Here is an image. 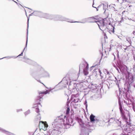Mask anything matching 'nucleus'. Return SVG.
I'll return each instance as SVG.
<instances>
[{"label": "nucleus", "mask_w": 135, "mask_h": 135, "mask_svg": "<svg viewBox=\"0 0 135 135\" xmlns=\"http://www.w3.org/2000/svg\"><path fill=\"white\" fill-rule=\"evenodd\" d=\"M78 122H79L80 125H83V123L82 122L81 120L80 119H79Z\"/></svg>", "instance_id": "obj_21"}, {"label": "nucleus", "mask_w": 135, "mask_h": 135, "mask_svg": "<svg viewBox=\"0 0 135 135\" xmlns=\"http://www.w3.org/2000/svg\"><path fill=\"white\" fill-rule=\"evenodd\" d=\"M102 6V5H100L98 7V8H97V7H95V8L96 9H97V11H98V9L100 7Z\"/></svg>", "instance_id": "obj_27"}, {"label": "nucleus", "mask_w": 135, "mask_h": 135, "mask_svg": "<svg viewBox=\"0 0 135 135\" xmlns=\"http://www.w3.org/2000/svg\"><path fill=\"white\" fill-rule=\"evenodd\" d=\"M76 99H74V101L75 103L78 102V100H77L76 101Z\"/></svg>", "instance_id": "obj_29"}, {"label": "nucleus", "mask_w": 135, "mask_h": 135, "mask_svg": "<svg viewBox=\"0 0 135 135\" xmlns=\"http://www.w3.org/2000/svg\"><path fill=\"white\" fill-rule=\"evenodd\" d=\"M120 110L122 118L123 120L127 123V118L125 116V115L124 113V111L123 110L121 106H120L119 107Z\"/></svg>", "instance_id": "obj_7"}, {"label": "nucleus", "mask_w": 135, "mask_h": 135, "mask_svg": "<svg viewBox=\"0 0 135 135\" xmlns=\"http://www.w3.org/2000/svg\"><path fill=\"white\" fill-rule=\"evenodd\" d=\"M127 41L130 44H131V42L130 38L128 37H127L126 38Z\"/></svg>", "instance_id": "obj_19"}, {"label": "nucleus", "mask_w": 135, "mask_h": 135, "mask_svg": "<svg viewBox=\"0 0 135 135\" xmlns=\"http://www.w3.org/2000/svg\"><path fill=\"white\" fill-rule=\"evenodd\" d=\"M13 0V1H14V2H15V3H16L17 4H18V3H17V2H15V1H14L13 0Z\"/></svg>", "instance_id": "obj_37"}, {"label": "nucleus", "mask_w": 135, "mask_h": 135, "mask_svg": "<svg viewBox=\"0 0 135 135\" xmlns=\"http://www.w3.org/2000/svg\"><path fill=\"white\" fill-rule=\"evenodd\" d=\"M27 41H26V46H25V48L24 49L23 51L17 57H17L19 56H22V55H23V52L24 51V50H25V48L27 47Z\"/></svg>", "instance_id": "obj_13"}, {"label": "nucleus", "mask_w": 135, "mask_h": 135, "mask_svg": "<svg viewBox=\"0 0 135 135\" xmlns=\"http://www.w3.org/2000/svg\"><path fill=\"white\" fill-rule=\"evenodd\" d=\"M120 124H119V126H121V121H120Z\"/></svg>", "instance_id": "obj_34"}, {"label": "nucleus", "mask_w": 135, "mask_h": 135, "mask_svg": "<svg viewBox=\"0 0 135 135\" xmlns=\"http://www.w3.org/2000/svg\"><path fill=\"white\" fill-rule=\"evenodd\" d=\"M17 1H18V0H17Z\"/></svg>", "instance_id": "obj_52"}, {"label": "nucleus", "mask_w": 135, "mask_h": 135, "mask_svg": "<svg viewBox=\"0 0 135 135\" xmlns=\"http://www.w3.org/2000/svg\"><path fill=\"white\" fill-rule=\"evenodd\" d=\"M115 120V118H111L109 121H108V122L110 123H111L114 122V121Z\"/></svg>", "instance_id": "obj_18"}, {"label": "nucleus", "mask_w": 135, "mask_h": 135, "mask_svg": "<svg viewBox=\"0 0 135 135\" xmlns=\"http://www.w3.org/2000/svg\"><path fill=\"white\" fill-rule=\"evenodd\" d=\"M133 127V125H126L124 127L122 128V130L124 134H123L126 135L128 134L131 133L132 130H135Z\"/></svg>", "instance_id": "obj_5"}, {"label": "nucleus", "mask_w": 135, "mask_h": 135, "mask_svg": "<svg viewBox=\"0 0 135 135\" xmlns=\"http://www.w3.org/2000/svg\"><path fill=\"white\" fill-rule=\"evenodd\" d=\"M74 95H73V96H74Z\"/></svg>", "instance_id": "obj_49"}, {"label": "nucleus", "mask_w": 135, "mask_h": 135, "mask_svg": "<svg viewBox=\"0 0 135 135\" xmlns=\"http://www.w3.org/2000/svg\"><path fill=\"white\" fill-rule=\"evenodd\" d=\"M33 15L36 16H39L41 17H45L47 18H49L50 19H53L54 20H60L61 21H66L67 22H74L71 21L70 19L64 17L60 16H54L50 15L47 14L43 13L40 12L34 11L33 13H32L30 16L32 15Z\"/></svg>", "instance_id": "obj_1"}, {"label": "nucleus", "mask_w": 135, "mask_h": 135, "mask_svg": "<svg viewBox=\"0 0 135 135\" xmlns=\"http://www.w3.org/2000/svg\"><path fill=\"white\" fill-rule=\"evenodd\" d=\"M122 50H126V49H127V47L126 46H123L122 47V49H121Z\"/></svg>", "instance_id": "obj_25"}, {"label": "nucleus", "mask_w": 135, "mask_h": 135, "mask_svg": "<svg viewBox=\"0 0 135 135\" xmlns=\"http://www.w3.org/2000/svg\"><path fill=\"white\" fill-rule=\"evenodd\" d=\"M70 109L69 108H68L66 110V114H68L69 113L70 111Z\"/></svg>", "instance_id": "obj_22"}, {"label": "nucleus", "mask_w": 135, "mask_h": 135, "mask_svg": "<svg viewBox=\"0 0 135 135\" xmlns=\"http://www.w3.org/2000/svg\"><path fill=\"white\" fill-rule=\"evenodd\" d=\"M24 59H25V56H24Z\"/></svg>", "instance_id": "obj_47"}, {"label": "nucleus", "mask_w": 135, "mask_h": 135, "mask_svg": "<svg viewBox=\"0 0 135 135\" xmlns=\"http://www.w3.org/2000/svg\"><path fill=\"white\" fill-rule=\"evenodd\" d=\"M24 61L25 62H27V63H29V62H30V61H31V60L29 59H27V60H24Z\"/></svg>", "instance_id": "obj_24"}, {"label": "nucleus", "mask_w": 135, "mask_h": 135, "mask_svg": "<svg viewBox=\"0 0 135 135\" xmlns=\"http://www.w3.org/2000/svg\"><path fill=\"white\" fill-rule=\"evenodd\" d=\"M67 84L68 85V82H67Z\"/></svg>", "instance_id": "obj_42"}, {"label": "nucleus", "mask_w": 135, "mask_h": 135, "mask_svg": "<svg viewBox=\"0 0 135 135\" xmlns=\"http://www.w3.org/2000/svg\"><path fill=\"white\" fill-rule=\"evenodd\" d=\"M108 7L106 5H104V4H103V9L105 11L104 13L105 12V7Z\"/></svg>", "instance_id": "obj_23"}, {"label": "nucleus", "mask_w": 135, "mask_h": 135, "mask_svg": "<svg viewBox=\"0 0 135 135\" xmlns=\"http://www.w3.org/2000/svg\"><path fill=\"white\" fill-rule=\"evenodd\" d=\"M128 77L129 81V83H130V84L133 82V80L132 76H131V74H130L129 75L128 74L127 75Z\"/></svg>", "instance_id": "obj_9"}, {"label": "nucleus", "mask_w": 135, "mask_h": 135, "mask_svg": "<svg viewBox=\"0 0 135 135\" xmlns=\"http://www.w3.org/2000/svg\"><path fill=\"white\" fill-rule=\"evenodd\" d=\"M133 109L134 111L135 112V108H134V107H133Z\"/></svg>", "instance_id": "obj_36"}, {"label": "nucleus", "mask_w": 135, "mask_h": 135, "mask_svg": "<svg viewBox=\"0 0 135 135\" xmlns=\"http://www.w3.org/2000/svg\"><path fill=\"white\" fill-rule=\"evenodd\" d=\"M95 19L93 17L88 18L84 19V22H82V23H85L86 22H95L97 23V24L98 26L100 29L102 31V30L101 28L103 29L104 26V21L103 20L100 21H95Z\"/></svg>", "instance_id": "obj_2"}, {"label": "nucleus", "mask_w": 135, "mask_h": 135, "mask_svg": "<svg viewBox=\"0 0 135 135\" xmlns=\"http://www.w3.org/2000/svg\"><path fill=\"white\" fill-rule=\"evenodd\" d=\"M116 69H117V70L118 71V72H119V69L117 68H116Z\"/></svg>", "instance_id": "obj_31"}, {"label": "nucleus", "mask_w": 135, "mask_h": 135, "mask_svg": "<svg viewBox=\"0 0 135 135\" xmlns=\"http://www.w3.org/2000/svg\"><path fill=\"white\" fill-rule=\"evenodd\" d=\"M133 33L134 35H135V31H133Z\"/></svg>", "instance_id": "obj_35"}, {"label": "nucleus", "mask_w": 135, "mask_h": 135, "mask_svg": "<svg viewBox=\"0 0 135 135\" xmlns=\"http://www.w3.org/2000/svg\"><path fill=\"white\" fill-rule=\"evenodd\" d=\"M45 73H47L46 72H45Z\"/></svg>", "instance_id": "obj_48"}, {"label": "nucleus", "mask_w": 135, "mask_h": 135, "mask_svg": "<svg viewBox=\"0 0 135 135\" xmlns=\"http://www.w3.org/2000/svg\"><path fill=\"white\" fill-rule=\"evenodd\" d=\"M30 113V110H28L26 112L24 113L25 115H27Z\"/></svg>", "instance_id": "obj_20"}, {"label": "nucleus", "mask_w": 135, "mask_h": 135, "mask_svg": "<svg viewBox=\"0 0 135 135\" xmlns=\"http://www.w3.org/2000/svg\"><path fill=\"white\" fill-rule=\"evenodd\" d=\"M12 58V57H8V59H10V58Z\"/></svg>", "instance_id": "obj_41"}, {"label": "nucleus", "mask_w": 135, "mask_h": 135, "mask_svg": "<svg viewBox=\"0 0 135 135\" xmlns=\"http://www.w3.org/2000/svg\"><path fill=\"white\" fill-rule=\"evenodd\" d=\"M88 68H85L84 70V73L85 75H87L88 74Z\"/></svg>", "instance_id": "obj_14"}, {"label": "nucleus", "mask_w": 135, "mask_h": 135, "mask_svg": "<svg viewBox=\"0 0 135 135\" xmlns=\"http://www.w3.org/2000/svg\"><path fill=\"white\" fill-rule=\"evenodd\" d=\"M16 110H17V112H19L20 111H22V109H17Z\"/></svg>", "instance_id": "obj_26"}, {"label": "nucleus", "mask_w": 135, "mask_h": 135, "mask_svg": "<svg viewBox=\"0 0 135 135\" xmlns=\"http://www.w3.org/2000/svg\"><path fill=\"white\" fill-rule=\"evenodd\" d=\"M119 68L122 74H125L127 75L129 74L130 75V73L128 72L127 67L125 65H120L119 66Z\"/></svg>", "instance_id": "obj_6"}, {"label": "nucleus", "mask_w": 135, "mask_h": 135, "mask_svg": "<svg viewBox=\"0 0 135 135\" xmlns=\"http://www.w3.org/2000/svg\"><path fill=\"white\" fill-rule=\"evenodd\" d=\"M133 21H135V16L134 17V19H133Z\"/></svg>", "instance_id": "obj_38"}, {"label": "nucleus", "mask_w": 135, "mask_h": 135, "mask_svg": "<svg viewBox=\"0 0 135 135\" xmlns=\"http://www.w3.org/2000/svg\"><path fill=\"white\" fill-rule=\"evenodd\" d=\"M29 18H28V21H29Z\"/></svg>", "instance_id": "obj_30"}, {"label": "nucleus", "mask_w": 135, "mask_h": 135, "mask_svg": "<svg viewBox=\"0 0 135 135\" xmlns=\"http://www.w3.org/2000/svg\"><path fill=\"white\" fill-rule=\"evenodd\" d=\"M48 93V90H46V91H45L42 92H41V91H40L39 92V95L40 96L39 97H38L36 99V100L37 102L38 103H37V105L36 106H34L33 108H34L35 109H36V112L38 113L40 112L39 110L38 109V104H40V103L38 102L41 101L42 99V97H41V96L42 97V94H46Z\"/></svg>", "instance_id": "obj_4"}, {"label": "nucleus", "mask_w": 135, "mask_h": 135, "mask_svg": "<svg viewBox=\"0 0 135 135\" xmlns=\"http://www.w3.org/2000/svg\"><path fill=\"white\" fill-rule=\"evenodd\" d=\"M69 85H70V83H69Z\"/></svg>", "instance_id": "obj_50"}, {"label": "nucleus", "mask_w": 135, "mask_h": 135, "mask_svg": "<svg viewBox=\"0 0 135 135\" xmlns=\"http://www.w3.org/2000/svg\"><path fill=\"white\" fill-rule=\"evenodd\" d=\"M113 135H117L116 133H114L113 134Z\"/></svg>", "instance_id": "obj_39"}, {"label": "nucleus", "mask_w": 135, "mask_h": 135, "mask_svg": "<svg viewBox=\"0 0 135 135\" xmlns=\"http://www.w3.org/2000/svg\"><path fill=\"white\" fill-rule=\"evenodd\" d=\"M98 71L100 75L101 76V79L102 80H104V79H103L104 77L102 75V73L101 72V70H100V69H98Z\"/></svg>", "instance_id": "obj_15"}, {"label": "nucleus", "mask_w": 135, "mask_h": 135, "mask_svg": "<svg viewBox=\"0 0 135 135\" xmlns=\"http://www.w3.org/2000/svg\"><path fill=\"white\" fill-rule=\"evenodd\" d=\"M0 132H3L8 135H12H12H13V134H12L10 133L5 131V130L3 129L1 127H0Z\"/></svg>", "instance_id": "obj_8"}, {"label": "nucleus", "mask_w": 135, "mask_h": 135, "mask_svg": "<svg viewBox=\"0 0 135 135\" xmlns=\"http://www.w3.org/2000/svg\"><path fill=\"white\" fill-rule=\"evenodd\" d=\"M122 46H121L120 45H119L118 46V48H120L121 49H122Z\"/></svg>", "instance_id": "obj_28"}, {"label": "nucleus", "mask_w": 135, "mask_h": 135, "mask_svg": "<svg viewBox=\"0 0 135 135\" xmlns=\"http://www.w3.org/2000/svg\"><path fill=\"white\" fill-rule=\"evenodd\" d=\"M95 117L93 115H91L90 117V119L91 121V122H94L96 121L95 119Z\"/></svg>", "instance_id": "obj_11"}, {"label": "nucleus", "mask_w": 135, "mask_h": 135, "mask_svg": "<svg viewBox=\"0 0 135 135\" xmlns=\"http://www.w3.org/2000/svg\"><path fill=\"white\" fill-rule=\"evenodd\" d=\"M91 86V88H92L93 89H97L96 85V84H92Z\"/></svg>", "instance_id": "obj_16"}, {"label": "nucleus", "mask_w": 135, "mask_h": 135, "mask_svg": "<svg viewBox=\"0 0 135 135\" xmlns=\"http://www.w3.org/2000/svg\"><path fill=\"white\" fill-rule=\"evenodd\" d=\"M103 72L104 73L105 75V76H106V74H109V73L108 72L107 70L105 69H104L103 70Z\"/></svg>", "instance_id": "obj_17"}, {"label": "nucleus", "mask_w": 135, "mask_h": 135, "mask_svg": "<svg viewBox=\"0 0 135 135\" xmlns=\"http://www.w3.org/2000/svg\"><path fill=\"white\" fill-rule=\"evenodd\" d=\"M40 119V118H39V119Z\"/></svg>", "instance_id": "obj_51"}, {"label": "nucleus", "mask_w": 135, "mask_h": 135, "mask_svg": "<svg viewBox=\"0 0 135 135\" xmlns=\"http://www.w3.org/2000/svg\"><path fill=\"white\" fill-rule=\"evenodd\" d=\"M59 118L56 119L54 121L52 125L54 128V129L52 131V132L55 133L56 134H59L61 133L60 131V128H59L58 126V120Z\"/></svg>", "instance_id": "obj_3"}, {"label": "nucleus", "mask_w": 135, "mask_h": 135, "mask_svg": "<svg viewBox=\"0 0 135 135\" xmlns=\"http://www.w3.org/2000/svg\"><path fill=\"white\" fill-rule=\"evenodd\" d=\"M43 123L42 129L44 131H46L48 127V125L46 122H43Z\"/></svg>", "instance_id": "obj_10"}, {"label": "nucleus", "mask_w": 135, "mask_h": 135, "mask_svg": "<svg viewBox=\"0 0 135 135\" xmlns=\"http://www.w3.org/2000/svg\"><path fill=\"white\" fill-rule=\"evenodd\" d=\"M114 27L113 28V32H114Z\"/></svg>", "instance_id": "obj_45"}, {"label": "nucleus", "mask_w": 135, "mask_h": 135, "mask_svg": "<svg viewBox=\"0 0 135 135\" xmlns=\"http://www.w3.org/2000/svg\"><path fill=\"white\" fill-rule=\"evenodd\" d=\"M122 22V21H119L118 22V23L119 24H120Z\"/></svg>", "instance_id": "obj_32"}, {"label": "nucleus", "mask_w": 135, "mask_h": 135, "mask_svg": "<svg viewBox=\"0 0 135 135\" xmlns=\"http://www.w3.org/2000/svg\"><path fill=\"white\" fill-rule=\"evenodd\" d=\"M27 31H28V30H27ZM28 33V31H27V33Z\"/></svg>", "instance_id": "obj_46"}, {"label": "nucleus", "mask_w": 135, "mask_h": 135, "mask_svg": "<svg viewBox=\"0 0 135 135\" xmlns=\"http://www.w3.org/2000/svg\"><path fill=\"white\" fill-rule=\"evenodd\" d=\"M72 122V119L71 118L66 119L67 124L68 125H71Z\"/></svg>", "instance_id": "obj_12"}, {"label": "nucleus", "mask_w": 135, "mask_h": 135, "mask_svg": "<svg viewBox=\"0 0 135 135\" xmlns=\"http://www.w3.org/2000/svg\"><path fill=\"white\" fill-rule=\"evenodd\" d=\"M85 68H88V69L89 68V66H88V64L87 65V66H86V67Z\"/></svg>", "instance_id": "obj_33"}, {"label": "nucleus", "mask_w": 135, "mask_h": 135, "mask_svg": "<svg viewBox=\"0 0 135 135\" xmlns=\"http://www.w3.org/2000/svg\"><path fill=\"white\" fill-rule=\"evenodd\" d=\"M87 103V102H86V101L85 102V103Z\"/></svg>", "instance_id": "obj_43"}, {"label": "nucleus", "mask_w": 135, "mask_h": 135, "mask_svg": "<svg viewBox=\"0 0 135 135\" xmlns=\"http://www.w3.org/2000/svg\"><path fill=\"white\" fill-rule=\"evenodd\" d=\"M4 57H3V58H1V59H3L4 58Z\"/></svg>", "instance_id": "obj_44"}, {"label": "nucleus", "mask_w": 135, "mask_h": 135, "mask_svg": "<svg viewBox=\"0 0 135 135\" xmlns=\"http://www.w3.org/2000/svg\"><path fill=\"white\" fill-rule=\"evenodd\" d=\"M93 5H94V4H93V5H92L93 7L95 8V7H94V6H93Z\"/></svg>", "instance_id": "obj_40"}]
</instances>
